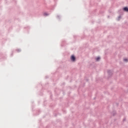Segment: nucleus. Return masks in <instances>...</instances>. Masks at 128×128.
<instances>
[{"mask_svg":"<svg viewBox=\"0 0 128 128\" xmlns=\"http://www.w3.org/2000/svg\"><path fill=\"white\" fill-rule=\"evenodd\" d=\"M100 60V56H98L96 58V62H98V60Z\"/></svg>","mask_w":128,"mask_h":128,"instance_id":"20e7f679","label":"nucleus"},{"mask_svg":"<svg viewBox=\"0 0 128 128\" xmlns=\"http://www.w3.org/2000/svg\"><path fill=\"white\" fill-rule=\"evenodd\" d=\"M85 80H86V82H88V79H86L85 78Z\"/></svg>","mask_w":128,"mask_h":128,"instance_id":"f8f14e48","label":"nucleus"},{"mask_svg":"<svg viewBox=\"0 0 128 128\" xmlns=\"http://www.w3.org/2000/svg\"><path fill=\"white\" fill-rule=\"evenodd\" d=\"M30 26H28V27H26V28H28V30H30Z\"/></svg>","mask_w":128,"mask_h":128,"instance_id":"9b49d317","label":"nucleus"},{"mask_svg":"<svg viewBox=\"0 0 128 128\" xmlns=\"http://www.w3.org/2000/svg\"><path fill=\"white\" fill-rule=\"evenodd\" d=\"M16 52H22V50L17 49V50H16Z\"/></svg>","mask_w":128,"mask_h":128,"instance_id":"0eeeda50","label":"nucleus"},{"mask_svg":"<svg viewBox=\"0 0 128 128\" xmlns=\"http://www.w3.org/2000/svg\"><path fill=\"white\" fill-rule=\"evenodd\" d=\"M124 12H128V6H125L123 8H122Z\"/></svg>","mask_w":128,"mask_h":128,"instance_id":"7ed1b4c3","label":"nucleus"},{"mask_svg":"<svg viewBox=\"0 0 128 128\" xmlns=\"http://www.w3.org/2000/svg\"><path fill=\"white\" fill-rule=\"evenodd\" d=\"M70 60H72V62H76V56H74V55H72L71 56H70Z\"/></svg>","mask_w":128,"mask_h":128,"instance_id":"f257e3e1","label":"nucleus"},{"mask_svg":"<svg viewBox=\"0 0 128 128\" xmlns=\"http://www.w3.org/2000/svg\"><path fill=\"white\" fill-rule=\"evenodd\" d=\"M124 62H128V58H124Z\"/></svg>","mask_w":128,"mask_h":128,"instance_id":"6e6552de","label":"nucleus"},{"mask_svg":"<svg viewBox=\"0 0 128 128\" xmlns=\"http://www.w3.org/2000/svg\"><path fill=\"white\" fill-rule=\"evenodd\" d=\"M126 120V118H124V119H123V122H124Z\"/></svg>","mask_w":128,"mask_h":128,"instance_id":"ddd939ff","label":"nucleus"},{"mask_svg":"<svg viewBox=\"0 0 128 128\" xmlns=\"http://www.w3.org/2000/svg\"><path fill=\"white\" fill-rule=\"evenodd\" d=\"M38 112H40V110H39Z\"/></svg>","mask_w":128,"mask_h":128,"instance_id":"6ab92c4d","label":"nucleus"},{"mask_svg":"<svg viewBox=\"0 0 128 128\" xmlns=\"http://www.w3.org/2000/svg\"><path fill=\"white\" fill-rule=\"evenodd\" d=\"M116 114L113 113V116H115Z\"/></svg>","mask_w":128,"mask_h":128,"instance_id":"2eb2a0df","label":"nucleus"},{"mask_svg":"<svg viewBox=\"0 0 128 128\" xmlns=\"http://www.w3.org/2000/svg\"><path fill=\"white\" fill-rule=\"evenodd\" d=\"M56 18H58V20H60V15H58L56 16Z\"/></svg>","mask_w":128,"mask_h":128,"instance_id":"423d86ee","label":"nucleus"},{"mask_svg":"<svg viewBox=\"0 0 128 128\" xmlns=\"http://www.w3.org/2000/svg\"><path fill=\"white\" fill-rule=\"evenodd\" d=\"M108 18H110V16H108Z\"/></svg>","mask_w":128,"mask_h":128,"instance_id":"aec40b11","label":"nucleus"},{"mask_svg":"<svg viewBox=\"0 0 128 128\" xmlns=\"http://www.w3.org/2000/svg\"><path fill=\"white\" fill-rule=\"evenodd\" d=\"M108 74L109 78L112 76V70H108Z\"/></svg>","mask_w":128,"mask_h":128,"instance_id":"f03ea898","label":"nucleus"},{"mask_svg":"<svg viewBox=\"0 0 128 128\" xmlns=\"http://www.w3.org/2000/svg\"><path fill=\"white\" fill-rule=\"evenodd\" d=\"M94 100H96V98H94Z\"/></svg>","mask_w":128,"mask_h":128,"instance_id":"a211bd4d","label":"nucleus"},{"mask_svg":"<svg viewBox=\"0 0 128 128\" xmlns=\"http://www.w3.org/2000/svg\"><path fill=\"white\" fill-rule=\"evenodd\" d=\"M44 16H50V14H48V13H46V12H45V13H44Z\"/></svg>","mask_w":128,"mask_h":128,"instance_id":"39448f33","label":"nucleus"},{"mask_svg":"<svg viewBox=\"0 0 128 128\" xmlns=\"http://www.w3.org/2000/svg\"><path fill=\"white\" fill-rule=\"evenodd\" d=\"M120 10H119V11H118V12H120Z\"/></svg>","mask_w":128,"mask_h":128,"instance_id":"f3484780","label":"nucleus"},{"mask_svg":"<svg viewBox=\"0 0 128 128\" xmlns=\"http://www.w3.org/2000/svg\"><path fill=\"white\" fill-rule=\"evenodd\" d=\"M55 116H56V115H55Z\"/></svg>","mask_w":128,"mask_h":128,"instance_id":"4be33fe9","label":"nucleus"},{"mask_svg":"<svg viewBox=\"0 0 128 128\" xmlns=\"http://www.w3.org/2000/svg\"><path fill=\"white\" fill-rule=\"evenodd\" d=\"M120 18H122V16L120 15V16H119L118 17V20H120Z\"/></svg>","mask_w":128,"mask_h":128,"instance_id":"9d476101","label":"nucleus"},{"mask_svg":"<svg viewBox=\"0 0 128 128\" xmlns=\"http://www.w3.org/2000/svg\"><path fill=\"white\" fill-rule=\"evenodd\" d=\"M36 116H38V114H36Z\"/></svg>","mask_w":128,"mask_h":128,"instance_id":"dca6fc26","label":"nucleus"},{"mask_svg":"<svg viewBox=\"0 0 128 128\" xmlns=\"http://www.w3.org/2000/svg\"><path fill=\"white\" fill-rule=\"evenodd\" d=\"M11 56H12V54H11Z\"/></svg>","mask_w":128,"mask_h":128,"instance_id":"412c9836","label":"nucleus"},{"mask_svg":"<svg viewBox=\"0 0 128 128\" xmlns=\"http://www.w3.org/2000/svg\"><path fill=\"white\" fill-rule=\"evenodd\" d=\"M61 46H64V41H62V44Z\"/></svg>","mask_w":128,"mask_h":128,"instance_id":"1a4fd4ad","label":"nucleus"},{"mask_svg":"<svg viewBox=\"0 0 128 128\" xmlns=\"http://www.w3.org/2000/svg\"><path fill=\"white\" fill-rule=\"evenodd\" d=\"M46 78H48V76H46Z\"/></svg>","mask_w":128,"mask_h":128,"instance_id":"4468645a","label":"nucleus"}]
</instances>
